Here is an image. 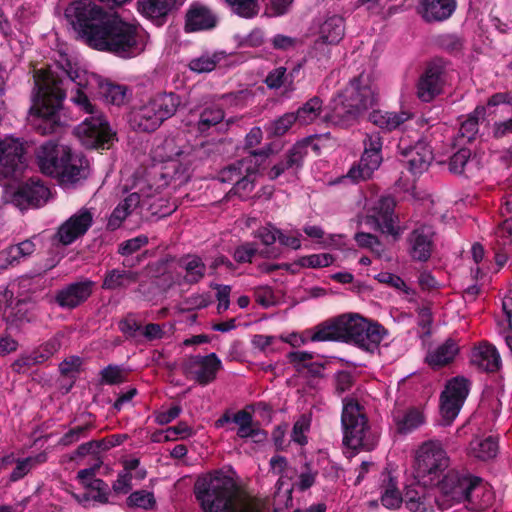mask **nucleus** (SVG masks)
I'll list each match as a JSON object with an SVG mask.
<instances>
[{
  "label": "nucleus",
  "instance_id": "obj_10",
  "mask_svg": "<svg viewBox=\"0 0 512 512\" xmlns=\"http://www.w3.org/2000/svg\"><path fill=\"white\" fill-rule=\"evenodd\" d=\"M473 477L460 474L456 471L448 472L441 481L438 482L439 494L436 496V503L442 509H448L454 504L468 500L471 494Z\"/></svg>",
  "mask_w": 512,
  "mask_h": 512
},
{
  "label": "nucleus",
  "instance_id": "obj_57",
  "mask_svg": "<svg viewBox=\"0 0 512 512\" xmlns=\"http://www.w3.org/2000/svg\"><path fill=\"white\" fill-rule=\"evenodd\" d=\"M125 380L124 370L117 365H109L101 371V381L104 384L113 385Z\"/></svg>",
  "mask_w": 512,
  "mask_h": 512
},
{
  "label": "nucleus",
  "instance_id": "obj_20",
  "mask_svg": "<svg viewBox=\"0 0 512 512\" xmlns=\"http://www.w3.org/2000/svg\"><path fill=\"white\" fill-rule=\"evenodd\" d=\"M268 154L265 150L252 152L249 156L224 168L219 174L220 181L235 184L244 173L256 174L260 165L258 157L264 159Z\"/></svg>",
  "mask_w": 512,
  "mask_h": 512
},
{
  "label": "nucleus",
  "instance_id": "obj_28",
  "mask_svg": "<svg viewBox=\"0 0 512 512\" xmlns=\"http://www.w3.org/2000/svg\"><path fill=\"white\" fill-rule=\"evenodd\" d=\"M60 347V337L54 336L31 353L20 356L13 363L12 367L17 372H23L24 367H30L49 359L60 349Z\"/></svg>",
  "mask_w": 512,
  "mask_h": 512
},
{
  "label": "nucleus",
  "instance_id": "obj_34",
  "mask_svg": "<svg viewBox=\"0 0 512 512\" xmlns=\"http://www.w3.org/2000/svg\"><path fill=\"white\" fill-rule=\"evenodd\" d=\"M473 487L468 497L470 508L475 510H484L490 507L494 502V492L489 484L484 483L480 478L473 477Z\"/></svg>",
  "mask_w": 512,
  "mask_h": 512
},
{
  "label": "nucleus",
  "instance_id": "obj_40",
  "mask_svg": "<svg viewBox=\"0 0 512 512\" xmlns=\"http://www.w3.org/2000/svg\"><path fill=\"white\" fill-rule=\"evenodd\" d=\"M180 267L185 271L184 280L186 283H198L206 272V265L197 255H187L180 260Z\"/></svg>",
  "mask_w": 512,
  "mask_h": 512
},
{
  "label": "nucleus",
  "instance_id": "obj_26",
  "mask_svg": "<svg viewBox=\"0 0 512 512\" xmlns=\"http://www.w3.org/2000/svg\"><path fill=\"white\" fill-rule=\"evenodd\" d=\"M308 154V144L304 141L297 142L287 152L285 158L274 165L268 176L274 180L286 171L297 172L303 165L304 158Z\"/></svg>",
  "mask_w": 512,
  "mask_h": 512
},
{
  "label": "nucleus",
  "instance_id": "obj_52",
  "mask_svg": "<svg viewBox=\"0 0 512 512\" xmlns=\"http://www.w3.org/2000/svg\"><path fill=\"white\" fill-rule=\"evenodd\" d=\"M297 117L294 113H286L266 126L267 132L272 136L284 135L295 123Z\"/></svg>",
  "mask_w": 512,
  "mask_h": 512
},
{
  "label": "nucleus",
  "instance_id": "obj_56",
  "mask_svg": "<svg viewBox=\"0 0 512 512\" xmlns=\"http://www.w3.org/2000/svg\"><path fill=\"white\" fill-rule=\"evenodd\" d=\"M278 233L279 229L273 224L268 223L254 231L253 236L259 239L263 245L270 246L276 242Z\"/></svg>",
  "mask_w": 512,
  "mask_h": 512
},
{
  "label": "nucleus",
  "instance_id": "obj_8",
  "mask_svg": "<svg viewBox=\"0 0 512 512\" xmlns=\"http://www.w3.org/2000/svg\"><path fill=\"white\" fill-rule=\"evenodd\" d=\"M109 15L92 0L74 1L65 9L68 23L89 47L91 37L98 34Z\"/></svg>",
  "mask_w": 512,
  "mask_h": 512
},
{
  "label": "nucleus",
  "instance_id": "obj_7",
  "mask_svg": "<svg viewBox=\"0 0 512 512\" xmlns=\"http://www.w3.org/2000/svg\"><path fill=\"white\" fill-rule=\"evenodd\" d=\"M340 339L352 342L359 348L373 353L384 338L385 330L378 323H371L359 314H343L338 317Z\"/></svg>",
  "mask_w": 512,
  "mask_h": 512
},
{
  "label": "nucleus",
  "instance_id": "obj_16",
  "mask_svg": "<svg viewBox=\"0 0 512 512\" xmlns=\"http://www.w3.org/2000/svg\"><path fill=\"white\" fill-rule=\"evenodd\" d=\"M93 219V210L82 207L58 227L54 238L64 246L70 245L89 230Z\"/></svg>",
  "mask_w": 512,
  "mask_h": 512
},
{
  "label": "nucleus",
  "instance_id": "obj_11",
  "mask_svg": "<svg viewBox=\"0 0 512 512\" xmlns=\"http://www.w3.org/2000/svg\"><path fill=\"white\" fill-rule=\"evenodd\" d=\"M363 144L364 151L359 163L352 166L347 174L353 182L370 179L382 162V139L379 133L367 134Z\"/></svg>",
  "mask_w": 512,
  "mask_h": 512
},
{
  "label": "nucleus",
  "instance_id": "obj_61",
  "mask_svg": "<svg viewBox=\"0 0 512 512\" xmlns=\"http://www.w3.org/2000/svg\"><path fill=\"white\" fill-rule=\"evenodd\" d=\"M309 429V422L308 420L302 416L299 420L296 421V423L293 426L292 433H291V439L292 441L304 445L307 443V438L305 436V433Z\"/></svg>",
  "mask_w": 512,
  "mask_h": 512
},
{
  "label": "nucleus",
  "instance_id": "obj_18",
  "mask_svg": "<svg viewBox=\"0 0 512 512\" xmlns=\"http://www.w3.org/2000/svg\"><path fill=\"white\" fill-rule=\"evenodd\" d=\"M444 84V67L440 63H431L418 81L417 96L423 102H430L442 92Z\"/></svg>",
  "mask_w": 512,
  "mask_h": 512
},
{
  "label": "nucleus",
  "instance_id": "obj_3",
  "mask_svg": "<svg viewBox=\"0 0 512 512\" xmlns=\"http://www.w3.org/2000/svg\"><path fill=\"white\" fill-rule=\"evenodd\" d=\"M377 101L378 91L371 75L361 73L332 98L324 121L342 128L353 126Z\"/></svg>",
  "mask_w": 512,
  "mask_h": 512
},
{
  "label": "nucleus",
  "instance_id": "obj_36",
  "mask_svg": "<svg viewBox=\"0 0 512 512\" xmlns=\"http://www.w3.org/2000/svg\"><path fill=\"white\" fill-rule=\"evenodd\" d=\"M140 196L134 192L129 194L123 201H121L111 213L107 228L111 231L118 229L122 222L140 205Z\"/></svg>",
  "mask_w": 512,
  "mask_h": 512
},
{
  "label": "nucleus",
  "instance_id": "obj_49",
  "mask_svg": "<svg viewBox=\"0 0 512 512\" xmlns=\"http://www.w3.org/2000/svg\"><path fill=\"white\" fill-rule=\"evenodd\" d=\"M403 501L406 507L412 512H428L427 498L423 489L416 490L407 488Z\"/></svg>",
  "mask_w": 512,
  "mask_h": 512
},
{
  "label": "nucleus",
  "instance_id": "obj_27",
  "mask_svg": "<svg viewBox=\"0 0 512 512\" xmlns=\"http://www.w3.org/2000/svg\"><path fill=\"white\" fill-rule=\"evenodd\" d=\"M470 361L478 369L485 372H496L502 365L497 348L486 341L481 342L472 350Z\"/></svg>",
  "mask_w": 512,
  "mask_h": 512
},
{
  "label": "nucleus",
  "instance_id": "obj_51",
  "mask_svg": "<svg viewBox=\"0 0 512 512\" xmlns=\"http://www.w3.org/2000/svg\"><path fill=\"white\" fill-rule=\"evenodd\" d=\"M334 261V257L329 253L311 254L302 256L296 260L295 264L307 268L328 267Z\"/></svg>",
  "mask_w": 512,
  "mask_h": 512
},
{
  "label": "nucleus",
  "instance_id": "obj_22",
  "mask_svg": "<svg viewBox=\"0 0 512 512\" xmlns=\"http://www.w3.org/2000/svg\"><path fill=\"white\" fill-rule=\"evenodd\" d=\"M93 286L91 280L71 283L57 292L56 302L62 308H75L90 297Z\"/></svg>",
  "mask_w": 512,
  "mask_h": 512
},
{
  "label": "nucleus",
  "instance_id": "obj_14",
  "mask_svg": "<svg viewBox=\"0 0 512 512\" xmlns=\"http://www.w3.org/2000/svg\"><path fill=\"white\" fill-rule=\"evenodd\" d=\"M469 393V381L461 376L448 381L441 395L440 411L445 420L453 421L460 412Z\"/></svg>",
  "mask_w": 512,
  "mask_h": 512
},
{
  "label": "nucleus",
  "instance_id": "obj_48",
  "mask_svg": "<svg viewBox=\"0 0 512 512\" xmlns=\"http://www.w3.org/2000/svg\"><path fill=\"white\" fill-rule=\"evenodd\" d=\"M232 422L238 426L237 435L241 438L253 437L258 434V430L253 427L252 415L245 410L233 414Z\"/></svg>",
  "mask_w": 512,
  "mask_h": 512
},
{
  "label": "nucleus",
  "instance_id": "obj_50",
  "mask_svg": "<svg viewBox=\"0 0 512 512\" xmlns=\"http://www.w3.org/2000/svg\"><path fill=\"white\" fill-rule=\"evenodd\" d=\"M232 11L244 18H252L259 12L258 0H225Z\"/></svg>",
  "mask_w": 512,
  "mask_h": 512
},
{
  "label": "nucleus",
  "instance_id": "obj_58",
  "mask_svg": "<svg viewBox=\"0 0 512 512\" xmlns=\"http://www.w3.org/2000/svg\"><path fill=\"white\" fill-rule=\"evenodd\" d=\"M254 175L244 173L243 176L234 184L233 192L241 198H246L254 188Z\"/></svg>",
  "mask_w": 512,
  "mask_h": 512
},
{
  "label": "nucleus",
  "instance_id": "obj_30",
  "mask_svg": "<svg viewBox=\"0 0 512 512\" xmlns=\"http://www.w3.org/2000/svg\"><path fill=\"white\" fill-rule=\"evenodd\" d=\"M49 195L50 191L44 184L31 181L19 189L14 196V201L16 200L20 205L25 202L28 206L40 207L47 202Z\"/></svg>",
  "mask_w": 512,
  "mask_h": 512
},
{
  "label": "nucleus",
  "instance_id": "obj_44",
  "mask_svg": "<svg viewBox=\"0 0 512 512\" xmlns=\"http://www.w3.org/2000/svg\"><path fill=\"white\" fill-rule=\"evenodd\" d=\"M395 421L400 433H409L420 427L424 423L425 417L419 409L411 408L402 414L396 415Z\"/></svg>",
  "mask_w": 512,
  "mask_h": 512
},
{
  "label": "nucleus",
  "instance_id": "obj_63",
  "mask_svg": "<svg viewBox=\"0 0 512 512\" xmlns=\"http://www.w3.org/2000/svg\"><path fill=\"white\" fill-rule=\"evenodd\" d=\"M277 240L282 246L289 247L294 250L301 248V234L299 231L285 234L282 230L279 229Z\"/></svg>",
  "mask_w": 512,
  "mask_h": 512
},
{
  "label": "nucleus",
  "instance_id": "obj_31",
  "mask_svg": "<svg viewBox=\"0 0 512 512\" xmlns=\"http://www.w3.org/2000/svg\"><path fill=\"white\" fill-rule=\"evenodd\" d=\"M35 251L32 240H24L16 245H10L0 251V269L15 267L27 259Z\"/></svg>",
  "mask_w": 512,
  "mask_h": 512
},
{
  "label": "nucleus",
  "instance_id": "obj_15",
  "mask_svg": "<svg viewBox=\"0 0 512 512\" xmlns=\"http://www.w3.org/2000/svg\"><path fill=\"white\" fill-rule=\"evenodd\" d=\"M23 145L16 139H0V179L17 178L25 169Z\"/></svg>",
  "mask_w": 512,
  "mask_h": 512
},
{
  "label": "nucleus",
  "instance_id": "obj_23",
  "mask_svg": "<svg viewBox=\"0 0 512 512\" xmlns=\"http://www.w3.org/2000/svg\"><path fill=\"white\" fill-rule=\"evenodd\" d=\"M65 155H68V146L57 145L52 142L43 144L37 151V163L42 173L55 178L58 166Z\"/></svg>",
  "mask_w": 512,
  "mask_h": 512
},
{
  "label": "nucleus",
  "instance_id": "obj_62",
  "mask_svg": "<svg viewBox=\"0 0 512 512\" xmlns=\"http://www.w3.org/2000/svg\"><path fill=\"white\" fill-rule=\"evenodd\" d=\"M88 427L87 426H78L71 430H69L67 433H65L59 440V445L62 446H69L77 441H79L81 438H84L86 436Z\"/></svg>",
  "mask_w": 512,
  "mask_h": 512
},
{
  "label": "nucleus",
  "instance_id": "obj_19",
  "mask_svg": "<svg viewBox=\"0 0 512 512\" xmlns=\"http://www.w3.org/2000/svg\"><path fill=\"white\" fill-rule=\"evenodd\" d=\"M394 201L390 197H381L374 204L366 218V222L382 233L397 235L398 231L393 219Z\"/></svg>",
  "mask_w": 512,
  "mask_h": 512
},
{
  "label": "nucleus",
  "instance_id": "obj_13",
  "mask_svg": "<svg viewBox=\"0 0 512 512\" xmlns=\"http://www.w3.org/2000/svg\"><path fill=\"white\" fill-rule=\"evenodd\" d=\"M344 30V20L342 17L333 15L324 19L318 27V38L312 47V56L319 60L328 58L330 53L329 46L337 44L343 38Z\"/></svg>",
  "mask_w": 512,
  "mask_h": 512
},
{
  "label": "nucleus",
  "instance_id": "obj_12",
  "mask_svg": "<svg viewBox=\"0 0 512 512\" xmlns=\"http://www.w3.org/2000/svg\"><path fill=\"white\" fill-rule=\"evenodd\" d=\"M221 368L222 361L215 353L189 356L182 363L186 377L203 386L213 382Z\"/></svg>",
  "mask_w": 512,
  "mask_h": 512
},
{
  "label": "nucleus",
  "instance_id": "obj_60",
  "mask_svg": "<svg viewBox=\"0 0 512 512\" xmlns=\"http://www.w3.org/2000/svg\"><path fill=\"white\" fill-rule=\"evenodd\" d=\"M214 289L217 290L216 298L218 301L217 311L218 313H223L229 308L230 305V292L231 287L229 285H220L214 284L211 285Z\"/></svg>",
  "mask_w": 512,
  "mask_h": 512
},
{
  "label": "nucleus",
  "instance_id": "obj_37",
  "mask_svg": "<svg viewBox=\"0 0 512 512\" xmlns=\"http://www.w3.org/2000/svg\"><path fill=\"white\" fill-rule=\"evenodd\" d=\"M139 279V273L132 270L112 269L105 274L102 288L106 290L126 289L135 284Z\"/></svg>",
  "mask_w": 512,
  "mask_h": 512
},
{
  "label": "nucleus",
  "instance_id": "obj_32",
  "mask_svg": "<svg viewBox=\"0 0 512 512\" xmlns=\"http://www.w3.org/2000/svg\"><path fill=\"white\" fill-rule=\"evenodd\" d=\"M412 114L409 111H384L374 110L369 115V120L384 131H392L399 128L406 121L411 119Z\"/></svg>",
  "mask_w": 512,
  "mask_h": 512
},
{
  "label": "nucleus",
  "instance_id": "obj_39",
  "mask_svg": "<svg viewBox=\"0 0 512 512\" xmlns=\"http://www.w3.org/2000/svg\"><path fill=\"white\" fill-rule=\"evenodd\" d=\"M403 498L397 487V482L390 473L383 474L381 485V503L389 508L395 509L400 506Z\"/></svg>",
  "mask_w": 512,
  "mask_h": 512
},
{
  "label": "nucleus",
  "instance_id": "obj_5",
  "mask_svg": "<svg viewBox=\"0 0 512 512\" xmlns=\"http://www.w3.org/2000/svg\"><path fill=\"white\" fill-rule=\"evenodd\" d=\"M180 104L175 93L157 94L130 112V125L134 130L153 132L176 113Z\"/></svg>",
  "mask_w": 512,
  "mask_h": 512
},
{
  "label": "nucleus",
  "instance_id": "obj_21",
  "mask_svg": "<svg viewBox=\"0 0 512 512\" xmlns=\"http://www.w3.org/2000/svg\"><path fill=\"white\" fill-rule=\"evenodd\" d=\"M434 230L431 226L421 225L408 237L409 253L414 260L426 261L433 249Z\"/></svg>",
  "mask_w": 512,
  "mask_h": 512
},
{
  "label": "nucleus",
  "instance_id": "obj_59",
  "mask_svg": "<svg viewBox=\"0 0 512 512\" xmlns=\"http://www.w3.org/2000/svg\"><path fill=\"white\" fill-rule=\"evenodd\" d=\"M148 243V238L144 235L137 236L135 238L129 239L127 241H124L120 244L118 252L125 256L130 255L137 250H139L141 247L146 245Z\"/></svg>",
  "mask_w": 512,
  "mask_h": 512
},
{
  "label": "nucleus",
  "instance_id": "obj_24",
  "mask_svg": "<svg viewBox=\"0 0 512 512\" xmlns=\"http://www.w3.org/2000/svg\"><path fill=\"white\" fill-rule=\"evenodd\" d=\"M456 0H419L417 13L427 23L442 22L451 17Z\"/></svg>",
  "mask_w": 512,
  "mask_h": 512
},
{
  "label": "nucleus",
  "instance_id": "obj_4",
  "mask_svg": "<svg viewBox=\"0 0 512 512\" xmlns=\"http://www.w3.org/2000/svg\"><path fill=\"white\" fill-rule=\"evenodd\" d=\"M147 35L138 26L110 14L97 35L91 37V48L109 52L123 59L140 55L146 48Z\"/></svg>",
  "mask_w": 512,
  "mask_h": 512
},
{
  "label": "nucleus",
  "instance_id": "obj_53",
  "mask_svg": "<svg viewBox=\"0 0 512 512\" xmlns=\"http://www.w3.org/2000/svg\"><path fill=\"white\" fill-rule=\"evenodd\" d=\"M127 504L130 507L151 509L155 505V498L153 493L145 490H139L130 494L127 498Z\"/></svg>",
  "mask_w": 512,
  "mask_h": 512
},
{
  "label": "nucleus",
  "instance_id": "obj_54",
  "mask_svg": "<svg viewBox=\"0 0 512 512\" xmlns=\"http://www.w3.org/2000/svg\"><path fill=\"white\" fill-rule=\"evenodd\" d=\"M470 156L471 152L469 149H459L449 160V171L454 174H462Z\"/></svg>",
  "mask_w": 512,
  "mask_h": 512
},
{
  "label": "nucleus",
  "instance_id": "obj_9",
  "mask_svg": "<svg viewBox=\"0 0 512 512\" xmlns=\"http://www.w3.org/2000/svg\"><path fill=\"white\" fill-rule=\"evenodd\" d=\"M448 466L449 458L439 441H426L416 451V478L422 480L425 485L433 484Z\"/></svg>",
  "mask_w": 512,
  "mask_h": 512
},
{
  "label": "nucleus",
  "instance_id": "obj_43",
  "mask_svg": "<svg viewBox=\"0 0 512 512\" xmlns=\"http://www.w3.org/2000/svg\"><path fill=\"white\" fill-rule=\"evenodd\" d=\"M498 443L492 436L486 438L476 437L470 443V453L480 459L489 460L497 455Z\"/></svg>",
  "mask_w": 512,
  "mask_h": 512
},
{
  "label": "nucleus",
  "instance_id": "obj_17",
  "mask_svg": "<svg viewBox=\"0 0 512 512\" xmlns=\"http://www.w3.org/2000/svg\"><path fill=\"white\" fill-rule=\"evenodd\" d=\"M55 178L65 189L74 188L88 175L87 161L77 153H73L68 147V155H65L58 166Z\"/></svg>",
  "mask_w": 512,
  "mask_h": 512
},
{
  "label": "nucleus",
  "instance_id": "obj_46",
  "mask_svg": "<svg viewBox=\"0 0 512 512\" xmlns=\"http://www.w3.org/2000/svg\"><path fill=\"white\" fill-rule=\"evenodd\" d=\"M485 117V108L477 107L460 125L459 135L466 141H471L478 132V123Z\"/></svg>",
  "mask_w": 512,
  "mask_h": 512
},
{
  "label": "nucleus",
  "instance_id": "obj_41",
  "mask_svg": "<svg viewBox=\"0 0 512 512\" xmlns=\"http://www.w3.org/2000/svg\"><path fill=\"white\" fill-rule=\"evenodd\" d=\"M306 334L312 342L341 341L338 317L317 325Z\"/></svg>",
  "mask_w": 512,
  "mask_h": 512
},
{
  "label": "nucleus",
  "instance_id": "obj_25",
  "mask_svg": "<svg viewBox=\"0 0 512 512\" xmlns=\"http://www.w3.org/2000/svg\"><path fill=\"white\" fill-rule=\"evenodd\" d=\"M399 149L405 156V163L408 169L414 173H422L429 167L433 160V154L430 147L424 142H417L412 147L404 146V142H400Z\"/></svg>",
  "mask_w": 512,
  "mask_h": 512
},
{
  "label": "nucleus",
  "instance_id": "obj_2",
  "mask_svg": "<svg viewBox=\"0 0 512 512\" xmlns=\"http://www.w3.org/2000/svg\"><path fill=\"white\" fill-rule=\"evenodd\" d=\"M194 494L203 512H264V500L241 489L221 471L203 475L194 485Z\"/></svg>",
  "mask_w": 512,
  "mask_h": 512
},
{
  "label": "nucleus",
  "instance_id": "obj_29",
  "mask_svg": "<svg viewBox=\"0 0 512 512\" xmlns=\"http://www.w3.org/2000/svg\"><path fill=\"white\" fill-rule=\"evenodd\" d=\"M459 353V345L452 338L430 349L425 357L426 363L432 368H440L454 361Z\"/></svg>",
  "mask_w": 512,
  "mask_h": 512
},
{
  "label": "nucleus",
  "instance_id": "obj_64",
  "mask_svg": "<svg viewBox=\"0 0 512 512\" xmlns=\"http://www.w3.org/2000/svg\"><path fill=\"white\" fill-rule=\"evenodd\" d=\"M132 478H133V476L131 473H128V472L119 473L116 481L113 483V486H112L113 490L119 494L128 493L132 488V484H131Z\"/></svg>",
  "mask_w": 512,
  "mask_h": 512
},
{
  "label": "nucleus",
  "instance_id": "obj_33",
  "mask_svg": "<svg viewBox=\"0 0 512 512\" xmlns=\"http://www.w3.org/2000/svg\"><path fill=\"white\" fill-rule=\"evenodd\" d=\"M216 23V16L204 6H192L186 15L187 31L208 30L214 28Z\"/></svg>",
  "mask_w": 512,
  "mask_h": 512
},
{
  "label": "nucleus",
  "instance_id": "obj_47",
  "mask_svg": "<svg viewBox=\"0 0 512 512\" xmlns=\"http://www.w3.org/2000/svg\"><path fill=\"white\" fill-rule=\"evenodd\" d=\"M321 111L322 100L319 97H313L298 109L295 117L301 124H310L319 117Z\"/></svg>",
  "mask_w": 512,
  "mask_h": 512
},
{
  "label": "nucleus",
  "instance_id": "obj_35",
  "mask_svg": "<svg viewBox=\"0 0 512 512\" xmlns=\"http://www.w3.org/2000/svg\"><path fill=\"white\" fill-rule=\"evenodd\" d=\"M186 0H138V11L152 19L166 16L171 10L182 5Z\"/></svg>",
  "mask_w": 512,
  "mask_h": 512
},
{
  "label": "nucleus",
  "instance_id": "obj_42",
  "mask_svg": "<svg viewBox=\"0 0 512 512\" xmlns=\"http://www.w3.org/2000/svg\"><path fill=\"white\" fill-rule=\"evenodd\" d=\"M224 58L222 52L206 51L190 60L188 67L195 73H208L213 71Z\"/></svg>",
  "mask_w": 512,
  "mask_h": 512
},
{
  "label": "nucleus",
  "instance_id": "obj_38",
  "mask_svg": "<svg viewBox=\"0 0 512 512\" xmlns=\"http://www.w3.org/2000/svg\"><path fill=\"white\" fill-rule=\"evenodd\" d=\"M99 94L107 104L115 106L126 104L130 97L126 86L110 82L100 83Z\"/></svg>",
  "mask_w": 512,
  "mask_h": 512
},
{
  "label": "nucleus",
  "instance_id": "obj_6",
  "mask_svg": "<svg viewBox=\"0 0 512 512\" xmlns=\"http://www.w3.org/2000/svg\"><path fill=\"white\" fill-rule=\"evenodd\" d=\"M343 444L352 450H372L376 438L372 435L367 418L360 405L353 399H345L341 417Z\"/></svg>",
  "mask_w": 512,
  "mask_h": 512
},
{
  "label": "nucleus",
  "instance_id": "obj_1",
  "mask_svg": "<svg viewBox=\"0 0 512 512\" xmlns=\"http://www.w3.org/2000/svg\"><path fill=\"white\" fill-rule=\"evenodd\" d=\"M84 76L78 72H67V80L64 81L50 71H36L34 82L37 93L30 109V121L40 134L54 133L60 126L65 89L71 84L70 101L81 112L91 115L76 127L77 137L87 148H109L116 134L90 100L89 82Z\"/></svg>",
  "mask_w": 512,
  "mask_h": 512
},
{
  "label": "nucleus",
  "instance_id": "obj_45",
  "mask_svg": "<svg viewBox=\"0 0 512 512\" xmlns=\"http://www.w3.org/2000/svg\"><path fill=\"white\" fill-rule=\"evenodd\" d=\"M224 116V111L218 106L211 105L205 107L199 115V120L196 124L197 130L200 133L208 131L211 127L220 123Z\"/></svg>",
  "mask_w": 512,
  "mask_h": 512
},
{
  "label": "nucleus",
  "instance_id": "obj_55",
  "mask_svg": "<svg viewBox=\"0 0 512 512\" xmlns=\"http://www.w3.org/2000/svg\"><path fill=\"white\" fill-rule=\"evenodd\" d=\"M257 253L258 248L256 244L246 242L236 247L233 253V258L238 263H250Z\"/></svg>",
  "mask_w": 512,
  "mask_h": 512
}]
</instances>
